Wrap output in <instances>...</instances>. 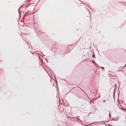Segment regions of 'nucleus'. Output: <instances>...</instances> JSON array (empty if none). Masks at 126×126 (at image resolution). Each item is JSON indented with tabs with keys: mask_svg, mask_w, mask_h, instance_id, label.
Here are the masks:
<instances>
[{
	"mask_svg": "<svg viewBox=\"0 0 126 126\" xmlns=\"http://www.w3.org/2000/svg\"><path fill=\"white\" fill-rule=\"evenodd\" d=\"M102 121H98L97 122H94L93 123L90 124V125H91L93 124H94V123H95V125H97L98 126H100L102 124Z\"/></svg>",
	"mask_w": 126,
	"mask_h": 126,
	"instance_id": "1",
	"label": "nucleus"
},
{
	"mask_svg": "<svg viewBox=\"0 0 126 126\" xmlns=\"http://www.w3.org/2000/svg\"><path fill=\"white\" fill-rule=\"evenodd\" d=\"M106 99H104L103 101H104V102H103L104 104V105H106L108 104L109 103V97H107Z\"/></svg>",
	"mask_w": 126,
	"mask_h": 126,
	"instance_id": "2",
	"label": "nucleus"
},
{
	"mask_svg": "<svg viewBox=\"0 0 126 126\" xmlns=\"http://www.w3.org/2000/svg\"><path fill=\"white\" fill-rule=\"evenodd\" d=\"M109 72L110 73H109V74L110 75V76L113 77H115L116 75L114 73H112V74H111L112 72L111 71H109Z\"/></svg>",
	"mask_w": 126,
	"mask_h": 126,
	"instance_id": "3",
	"label": "nucleus"
},
{
	"mask_svg": "<svg viewBox=\"0 0 126 126\" xmlns=\"http://www.w3.org/2000/svg\"><path fill=\"white\" fill-rule=\"evenodd\" d=\"M30 15L29 14H28V12L27 11L26 13H25L24 16L23 17L24 18H25V16H28L29 15Z\"/></svg>",
	"mask_w": 126,
	"mask_h": 126,
	"instance_id": "4",
	"label": "nucleus"
},
{
	"mask_svg": "<svg viewBox=\"0 0 126 126\" xmlns=\"http://www.w3.org/2000/svg\"><path fill=\"white\" fill-rule=\"evenodd\" d=\"M38 27L37 28H34L35 31V32L36 33L38 32L39 31H40Z\"/></svg>",
	"mask_w": 126,
	"mask_h": 126,
	"instance_id": "5",
	"label": "nucleus"
},
{
	"mask_svg": "<svg viewBox=\"0 0 126 126\" xmlns=\"http://www.w3.org/2000/svg\"><path fill=\"white\" fill-rule=\"evenodd\" d=\"M54 76H55V80H56V87L57 88V90H58V87H57V86H58V83H57V80L56 79V77L55 76V75H54Z\"/></svg>",
	"mask_w": 126,
	"mask_h": 126,
	"instance_id": "6",
	"label": "nucleus"
},
{
	"mask_svg": "<svg viewBox=\"0 0 126 126\" xmlns=\"http://www.w3.org/2000/svg\"><path fill=\"white\" fill-rule=\"evenodd\" d=\"M98 104L99 105L101 106L102 104V101H99L98 102Z\"/></svg>",
	"mask_w": 126,
	"mask_h": 126,
	"instance_id": "7",
	"label": "nucleus"
},
{
	"mask_svg": "<svg viewBox=\"0 0 126 126\" xmlns=\"http://www.w3.org/2000/svg\"><path fill=\"white\" fill-rule=\"evenodd\" d=\"M22 6H20V7L19 8L18 10V12H19V17H20L21 16V14L20 13V12L19 11V9H20V8L21 7H22Z\"/></svg>",
	"mask_w": 126,
	"mask_h": 126,
	"instance_id": "8",
	"label": "nucleus"
},
{
	"mask_svg": "<svg viewBox=\"0 0 126 126\" xmlns=\"http://www.w3.org/2000/svg\"><path fill=\"white\" fill-rule=\"evenodd\" d=\"M108 97L109 98V96H108V95H106L104 97V98H103V99H106L107 97Z\"/></svg>",
	"mask_w": 126,
	"mask_h": 126,
	"instance_id": "9",
	"label": "nucleus"
},
{
	"mask_svg": "<svg viewBox=\"0 0 126 126\" xmlns=\"http://www.w3.org/2000/svg\"><path fill=\"white\" fill-rule=\"evenodd\" d=\"M78 97H79V98H82L83 99L84 98L82 96H78Z\"/></svg>",
	"mask_w": 126,
	"mask_h": 126,
	"instance_id": "10",
	"label": "nucleus"
},
{
	"mask_svg": "<svg viewBox=\"0 0 126 126\" xmlns=\"http://www.w3.org/2000/svg\"><path fill=\"white\" fill-rule=\"evenodd\" d=\"M41 31H39L38 32L36 33H37L38 34H39L41 32Z\"/></svg>",
	"mask_w": 126,
	"mask_h": 126,
	"instance_id": "11",
	"label": "nucleus"
},
{
	"mask_svg": "<svg viewBox=\"0 0 126 126\" xmlns=\"http://www.w3.org/2000/svg\"><path fill=\"white\" fill-rule=\"evenodd\" d=\"M93 53V54L92 56V57H94L95 56V55L94 54V53Z\"/></svg>",
	"mask_w": 126,
	"mask_h": 126,
	"instance_id": "12",
	"label": "nucleus"
},
{
	"mask_svg": "<svg viewBox=\"0 0 126 126\" xmlns=\"http://www.w3.org/2000/svg\"><path fill=\"white\" fill-rule=\"evenodd\" d=\"M84 95H85L87 96V95H86V94H86V92H85V91H84ZM83 95H84V94H83Z\"/></svg>",
	"mask_w": 126,
	"mask_h": 126,
	"instance_id": "13",
	"label": "nucleus"
},
{
	"mask_svg": "<svg viewBox=\"0 0 126 126\" xmlns=\"http://www.w3.org/2000/svg\"><path fill=\"white\" fill-rule=\"evenodd\" d=\"M110 112L109 114V117H110Z\"/></svg>",
	"mask_w": 126,
	"mask_h": 126,
	"instance_id": "14",
	"label": "nucleus"
},
{
	"mask_svg": "<svg viewBox=\"0 0 126 126\" xmlns=\"http://www.w3.org/2000/svg\"><path fill=\"white\" fill-rule=\"evenodd\" d=\"M103 124H105V125H106V124L105 123V122H103Z\"/></svg>",
	"mask_w": 126,
	"mask_h": 126,
	"instance_id": "15",
	"label": "nucleus"
},
{
	"mask_svg": "<svg viewBox=\"0 0 126 126\" xmlns=\"http://www.w3.org/2000/svg\"><path fill=\"white\" fill-rule=\"evenodd\" d=\"M108 125H109V126H112V125H110V124H107Z\"/></svg>",
	"mask_w": 126,
	"mask_h": 126,
	"instance_id": "16",
	"label": "nucleus"
},
{
	"mask_svg": "<svg viewBox=\"0 0 126 126\" xmlns=\"http://www.w3.org/2000/svg\"><path fill=\"white\" fill-rule=\"evenodd\" d=\"M67 53H67L66 52H65V53H64V54H65H65H67Z\"/></svg>",
	"mask_w": 126,
	"mask_h": 126,
	"instance_id": "17",
	"label": "nucleus"
},
{
	"mask_svg": "<svg viewBox=\"0 0 126 126\" xmlns=\"http://www.w3.org/2000/svg\"><path fill=\"white\" fill-rule=\"evenodd\" d=\"M120 108V109H121V110H124L122 108Z\"/></svg>",
	"mask_w": 126,
	"mask_h": 126,
	"instance_id": "18",
	"label": "nucleus"
},
{
	"mask_svg": "<svg viewBox=\"0 0 126 126\" xmlns=\"http://www.w3.org/2000/svg\"><path fill=\"white\" fill-rule=\"evenodd\" d=\"M104 69V67H103V70Z\"/></svg>",
	"mask_w": 126,
	"mask_h": 126,
	"instance_id": "19",
	"label": "nucleus"
},
{
	"mask_svg": "<svg viewBox=\"0 0 126 126\" xmlns=\"http://www.w3.org/2000/svg\"><path fill=\"white\" fill-rule=\"evenodd\" d=\"M93 62H95L94 60H93Z\"/></svg>",
	"mask_w": 126,
	"mask_h": 126,
	"instance_id": "20",
	"label": "nucleus"
},
{
	"mask_svg": "<svg viewBox=\"0 0 126 126\" xmlns=\"http://www.w3.org/2000/svg\"><path fill=\"white\" fill-rule=\"evenodd\" d=\"M87 97H88V98H89V99H90V98L88 96H87Z\"/></svg>",
	"mask_w": 126,
	"mask_h": 126,
	"instance_id": "21",
	"label": "nucleus"
},
{
	"mask_svg": "<svg viewBox=\"0 0 126 126\" xmlns=\"http://www.w3.org/2000/svg\"><path fill=\"white\" fill-rule=\"evenodd\" d=\"M101 68L102 69V67H101Z\"/></svg>",
	"mask_w": 126,
	"mask_h": 126,
	"instance_id": "22",
	"label": "nucleus"
},
{
	"mask_svg": "<svg viewBox=\"0 0 126 126\" xmlns=\"http://www.w3.org/2000/svg\"><path fill=\"white\" fill-rule=\"evenodd\" d=\"M24 11H23V13H24Z\"/></svg>",
	"mask_w": 126,
	"mask_h": 126,
	"instance_id": "23",
	"label": "nucleus"
},
{
	"mask_svg": "<svg viewBox=\"0 0 126 126\" xmlns=\"http://www.w3.org/2000/svg\"><path fill=\"white\" fill-rule=\"evenodd\" d=\"M113 120V118H112V119H111V120Z\"/></svg>",
	"mask_w": 126,
	"mask_h": 126,
	"instance_id": "24",
	"label": "nucleus"
},
{
	"mask_svg": "<svg viewBox=\"0 0 126 126\" xmlns=\"http://www.w3.org/2000/svg\"><path fill=\"white\" fill-rule=\"evenodd\" d=\"M77 117H79V116H77Z\"/></svg>",
	"mask_w": 126,
	"mask_h": 126,
	"instance_id": "25",
	"label": "nucleus"
},
{
	"mask_svg": "<svg viewBox=\"0 0 126 126\" xmlns=\"http://www.w3.org/2000/svg\"><path fill=\"white\" fill-rule=\"evenodd\" d=\"M42 54H43V56H44V55L42 53Z\"/></svg>",
	"mask_w": 126,
	"mask_h": 126,
	"instance_id": "26",
	"label": "nucleus"
},
{
	"mask_svg": "<svg viewBox=\"0 0 126 126\" xmlns=\"http://www.w3.org/2000/svg\"><path fill=\"white\" fill-rule=\"evenodd\" d=\"M39 1H38V2H38H39Z\"/></svg>",
	"mask_w": 126,
	"mask_h": 126,
	"instance_id": "27",
	"label": "nucleus"
},
{
	"mask_svg": "<svg viewBox=\"0 0 126 126\" xmlns=\"http://www.w3.org/2000/svg\"><path fill=\"white\" fill-rule=\"evenodd\" d=\"M37 4H36V5H37Z\"/></svg>",
	"mask_w": 126,
	"mask_h": 126,
	"instance_id": "28",
	"label": "nucleus"
},
{
	"mask_svg": "<svg viewBox=\"0 0 126 126\" xmlns=\"http://www.w3.org/2000/svg\"><path fill=\"white\" fill-rule=\"evenodd\" d=\"M37 4H36V5H37Z\"/></svg>",
	"mask_w": 126,
	"mask_h": 126,
	"instance_id": "29",
	"label": "nucleus"
},
{
	"mask_svg": "<svg viewBox=\"0 0 126 126\" xmlns=\"http://www.w3.org/2000/svg\"><path fill=\"white\" fill-rule=\"evenodd\" d=\"M79 120H80V119H79Z\"/></svg>",
	"mask_w": 126,
	"mask_h": 126,
	"instance_id": "30",
	"label": "nucleus"
}]
</instances>
